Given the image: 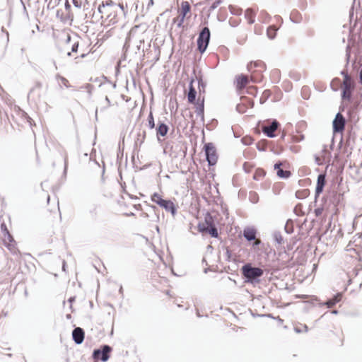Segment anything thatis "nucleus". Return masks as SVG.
<instances>
[{"label": "nucleus", "instance_id": "4be33fe9", "mask_svg": "<svg viewBox=\"0 0 362 362\" xmlns=\"http://www.w3.org/2000/svg\"><path fill=\"white\" fill-rule=\"evenodd\" d=\"M168 130V126L161 122L158 123V127L156 129L157 136H165Z\"/></svg>", "mask_w": 362, "mask_h": 362}, {"label": "nucleus", "instance_id": "9d476101", "mask_svg": "<svg viewBox=\"0 0 362 362\" xmlns=\"http://www.w3.org/2000/svg\"><path fill=\"white\" fill-rule=\"evenodd\" d=\"M112 351V348L108 345H104L101 349H95L93 353V358L95 360H101L103 362L107 361L110 358V354Z\"/></svg>", "mask_w": 362, "mask_h": 362}, {"label": "nucleus", "instance_id": "cd10ccee", "mask_svg": "<svg viewBox=\"0 0 362 362\" xmlns=\"http://www.w3.org/2000/svg\"><path fill=\"white\" fill-rule=\"evenodd\" d=\"M278 28L275 25H271L268 28L267 33L270 39H273L276 36Z\"/></svg>", "mask_w": 362, "mask_h": 362}, {"label": "nucleus", "instance_id": "e433bc0d", "mask_svg": "<svg viewBox=\"0 0 362 362\" xmlns=\"http://www.w3.org/2000/svg\"><path fill=\"white\" fill-rule=\"evenodd\" d=\"M72 3L76 8L81 7L82 2L81 0H72Z\"/></svg>", "mask_w": 362, "mask_h": 362}, {"label": "nucleus", "instance_id": "a878e982", "mask_svg": "<svg viewBox=\"0 0 362 362\" xmlns=\"http://www.w3.org/2000/svg\"><path fill=\"white\" fill-rule=\"evenodd\" d=\"M327 153L323 151L321 155L315 156V162L317 165H322L327 160Z\"/></svg>", "mask_w": 362, "mask_h": 362}, {"label": "nucleus", "instance_id": "c9c22d12", "mask_svg": "<svg viewBox=\"0 0 362 362\" xmlns=\"http://www.w3.org/2000/svg\"><path fill=\"white\" fill-rule=\"evenodd\" d=\"M265 146H266V140H262L261 141H259L258 143L257 148L261 151H264L265 149Z\"/></svg>", "mask_w": 362, "mask_h": 362}, {"label": "nucleus", "instance_id": "f704fd0d", "mask_svg": "<svg viewBox=\"0 0 362 362\" xmlns=\"http://www.w3.org/2000/svg\"><path fill=\"white\" fill-rule=\"evenodd\" d=\"M253 142L252 137H243L242 143L245 145H250Z\"/></svg>", "mask_w": 362, "mask_h": 362}, {"label": "nucleus", "instance_id": "f3484780", "mask_svg": "<svg viewBox=\"0 0 362 362\" xmlns=\"http://www.w3.org/2000/svg\"><path fill=\"white\" fill-rule=\"evenodd\" d=\"M191 6L188 1H182L180 4V16H181L180 24H182L188 13L190 12Z\"/></svg>", "mask_w": 362, "mask_h": 362}, {"label": "nucleus", "instance_id": "bb28decb", "mask_svg": "<svg viewBox=\"0 0 362 362\" xmlns=\"http://www.w3.org/2000/svg\"><path fill=\"white\" fill-rule=\"evenodd\" d=\"M265 175L266 172L262 168H257L253 175V179L255 180H260L265 176Z\"/></svg>", "mask_w": 362, "mask_h": 362}, {"label": "nucleus", "instance_id": "6e6552de", "mask_svg": "<svg viewBox=\"0 0 362 362\" xmlns=\"http://www.w3.org/2000/svg\"><path fill=\"white\" fill-rule=\"evenodd\" d=\"M204 149L206 153V160L210 165L216 164L218 156L216 148L213 143H206L204 144Z\"/></svg>", "mask_w": 362, "mask_h": 362}, {"label": "nucleus", "instance_id": "412c9836", "mask_svg": "<svg viewBox=\"0 0 362 362\" xmlns=\"http://www.w3.org/2000/svg\"><path fill=\"white\" fill-rule=\"evenodd\" d=\"M256 13L257 10L252 8H249L245 11V17L249 24H252L255 23Z\"/></svg>", "mask_w": 362, "mask_h": 362}, {"label": "nucleus", "instance_id": "f03ea898", "mask_svg": "<svg viewBox=\"0 0 362 362\" xmlns=\"http://www.w3.org/2000/svg\"><path fill=\"white\" fill-rule=\"evenodd\" d=\"M194 79L190 81L189 89L187 93V101L194 105L199 112H203L204 107V86L202 81H197V88L194 83Z\"/></svg>", "mask_w": 362, "mask_h": 362}, {"label": "nucleus", "instance_id": "b1692460", "mask_svg": "<svg viewBox=\"0 0 362 362\" xmlns=\"http://www.w3.org/2000/svg\"><path fill=\"white\" fill-rule=\"evenodd\" d=\"M341 294L337 293L332 298L328 300L325 304L328 308H332L336 303H339L341 300Z\"/></svg>", "mask_w": 362, "mask_h": 362}, {"label": "nucleus", "instance_id": "1a4fd4ad", "mask_svg": "<svg viewBox=\"0 0 362 362\" xmlns=\"http://www.w3.org/2000/svg\"><path fill=\"white\" fill-rule=\"evenodd\" d=\"M210 39V31L207 27L202 29L197 39L198 49L203 53L209 44Z\"/></svg>", "mask_w": 362, "mask_h": 362}, {"label": "nucleus", "instance_id": "4468645a", "mask_svg": "<svg viewBox=\"0 0 362 362\" xmlns=\"http://www.w3.org/2000/svg\"><path fill=\"white\" fill-rule=\"evenodd\" d=\"M249 83V77L246 75L240 74L235 77V84L238 90H243Z\"/></svg>", "mask_w": 362, "mask_h": 362}, {"label": "nucleus", "instance_id": "473e14b6", "mask_svg": "<svg viewBox=\"0 0 362 362\" xmlns=\"http://www.w3.org/2000/svg\"><path fill=\"white\" fill-rule=\"evenodd\" d=\"M148 126L150 129H153L155 127L154 119L152 112H150L148 117Z\"/></svg>", "mask_w": 362, "mask_h": 362}, {"label": "nucleus", "instance_id": "393cba45", "mask_svg": "<svg viewBox=\"0 0 362 362\" xmlns=\"http://www.w3.org/2000/svg\"><path fill=\"white\" fill-rule=\"evenodd\" d=\"M309 194H310V190L308 189H298L296 192V197L298 199H300L308 197L309 196Z\"/></svg>", "mask_w": 362, "mask_h": 362}, {"label": "nucleus", "instance_id": "dca6fc26", "mask_svg": "<svg viewBox=\"0 0 362 362\" xmlns=\"http://www.w3.org/2000/svg\"><path fill=\"white\" fill-rule=\"evenodd\" d=\"M84 335V331L81 327H76L72 332L73 339L77 344H80L83 342Z\"/></svg>", "mask_w": 362, "mask_h": 362}, {"label": "nucleus", "instance_id": "72a5a7b5", "mask_svg": "<svg viewBox=\"0 0 362 362\" xmlns=\"http://www.w3.org/2000/svg\"><path fill=\"white\" fill-rule=\"evenodd\" d=\"M247 109V108H246L245 103L243 101H241V103L237 105V110L240 113L245 112Z\"/></svg>", "mask_w": 362, "mask_h": 362}, {"label": "nucleus", "instance_id": "4c0bfd02", "mask_svg": "<svg viewBox=\"0 0 362 362\" xmlns=\"http://www.w3.org/2000/svg\"><path fill=\"white\" fill-rule=\"evenodd\" d=\"M61 81L64 86H66V87L69 86V81L67 79H66L64 77H62Z\"/></svg>", "mask_w": 362, "mask_h": 362}, {"label": "nucleus", "instance_id": "5701e85b", "mask_svg": "<svg viewBox=\"0 0 362 362\" xmlns=\"http://www.w3.org/2000/svg\"><path fill=\"white\" fill-rule=\"evenodd\" d=\"M281 164H275L274 165V168L276 170V173H277V175L280 177H288L291 175V173L290 171H284L281 168Z\"/></svg>", "mask_w": 362, "mask_h": 362}, {"label": "nucleus", "instance_id": "2f4dec72", "mask_svg": "<svg viewBox=\"0 0 362 362\" xmlns=\"http://www.w3.org/2000/svg\"><path fill=\"white\" fill-rule=\"evenodd\" d=\"M257 93V87L255 86H248L247 88V93L252 96H255Z\"/></svg>", "mask_w": 362, "mask_h": 362}, {"label": "nucleus", "instance_id": "20e7f679", "mask_svg": "<svg viewBox=\"0 0 362 362\" xmlns=\"http://www.w3.org/2000/svg\"><path fill=\"white\" fill-rule=\"evenodd\" d=\"M247 69L251 73V81L253 82H259L263 78V72L266 69V65L264 62L256 60L251 62L247 65Z\"/></svg>", "mask_w": 362, "mask_h": 362}, {"label": "nucleus", "instance_id": "c756f323", "mask_svg": "<svg viewBox=\"0 0 362 362\" xmlns=\"http://www.w3.org/2000/svg\"><path fill=\"white\" fill-rule=\"evenodd\" d=\"M255 168V164L252 162H245L243 164V169L246 173H250Z\"/></svg>", "mask_w": 362, "mask_h": 362}, {"label": "nucleus", "instance_id": "a211bd4d", "mask_svg": "<svg viewBox=\"0 0 362 362\" xmlns=\"http://www.w3.org/2000/svg\"><path fill=\"white\" fill-rule=\"evenodd\" d=\"M326 180L325 175L320 174L317 177V185L315 189V195L318 197L323 191V188L325 185Z\"/></svg>", "mask_w": 362, "mask_h": 362}, {"label": "nucleus", "instance_id": "ddd939ff", "mask_svg": "<svg viewBox=\"0 0 362 362\" xmlns=\"http://www.w3.org/2000/svg\"><path fill=\"white\" fill-rule=\"evenodd\" d=\"M256 234L257 231L253 228H245L243 230V235L248 241L255 240L253 245H258L261 243V240L256 238Z\"/></svg>", "mask_w": 362, "mask_h": 362}, {"label": "nucleus", "instance_id": "c85d7f7f", "mask_svg": "<svg viewBox=\"0 0 362 362\" xmlns=\"http://www.w3.org/2000/svg\"><path fill=\"white\" fill-rule=\"evenodd\" d=\"M241 101H243L244 103H245V106L246 107V108H252L253 106H254V101L249 98H247V97H242L241 98Z\"/></svg>", "mask_w": 362, "mask_h": 362}, {"label": "nucleus", "instance_id": "9b49d317", "mask_svg": "<svg viewBox=\"0 0 362 362\" xmlns=\"http://www.w3.org/2000/svg\"><path fill=\"white\" fill-rule=\"evenodd\" d=\"M334 133L341 134L345 127V119L340 113H337L332 123Z\"/></svg>", "mask_w": 362, "mask_h": 362}, {"label": "nucleus", "instance_id": "f257e3e1", "mask_svg": "<svg viewBox=\"0 0 362 362\" xmlns=\"http://www.w3.org/2000/svg\"><path fill=\"white\" fill-rule=\"evenodd\" d=\"M119 8L122 11L124 16H126L129 6L127 3L120 2L118 5L112 0L103 2L98 6V11L100 13L101 25L104 28H108L117 24L119 21Z\"/></svg>", "mask_w": 362, "mask_h": 362}, {"label": "nucleus", "instance_id": "aec40b11", "mask_svg": "<svg viewBox=\"0 0 362 362\" xmlns=\"http://www.w3.org/2000/svg\"><path fill=\"white\" fill-rule=\"evenodd\" d=\"M159 206L165 209L167 211H170L173 215H175L176 209L175 204L172 201L163 199L159 204Z\"/></svg>", "mask_w": 362, "mask_h": 362}, {"label": "nucleus", "instance_id": "39448f33", "mask_svg": "<svg viewBox=\"0 0 362 362\" xmlns=\"http://www.w3.org/2000/svg\"><path fill=\"white\" fill-rule=\"evenodd\" d=\"M242 274L246 279L245 281L253 283L259 281L258 279L264 274V271L259 267H253L251 264H246L242 267Z\"/></svg>", "mask_w": 362, "mask_h": 362}, {"label": "nucleus", "instance_id": "0eeeda50", "mask_svg": "<svg viewBox=\"0 0 362 362\" xmlns=\"http://www.w3.org/2000/svg\"><path fill=\"white\" fill-rule=\"evenodd\" d=\"M342 74L344 75V80L341 85L342 98L350 100L352 91L354 88V83L351 77L347 73L343 72Z\"/></svg>", "mask_w": 362, "mask_h": 362}, {"label": "nucleus", "instance_id": "6ab92c4d", "mask_svg": "<svg viewBox=\"0 0 362 362\" xmlns=\"http://www.w3.org/2000/svg\"><path fill=\"white\" fill-rule=\"evenodd\" d=\"M66 45H67V55L68 56H71V53H77L78 52V47H79V42L78 41H76V42H71V37L70 36H68V38H67V42H66Z\"/></svg>", "mask_w": 362, "mask_h": 362}, {"label": "nucleus", "instance_id": "f8f14e48", "mask_svg": "<svg viewBox=\"0 0 362 362\" xmlns=\"http://www.w3.org/2000/svg\"><path fill=\"white\" fill-rule=\"evenodd\" d=\"M47 206H46V212L48 216H57L59 213V202L53 199L50 202L49 196H47Z\"/></svg>", "mask_w": 362, "mask_h": 362}, {"label": "nucleus", "instance_id": "79ce46f5", "mask_svg": "<svg viewBox=\"0 0 362 362\" xmlns=\"http://www.w3.org/2000/svg\"><path fill=\"white\" fill-rule=\"evenodd\" d=\"M264 95H267H267H269V91H268V90H265V91L264 92Z\"/></svg>", "mask_w": 362, "mask_h": 362}, {"label": "nucleus", "instance_id": "423d86ee", "mask_svg": "<svg viewBox=\"0 0 362 362\" xmlns=\"http://www.w3.org/2000/svg\"><path fill=\"white\" fill-rule=\"evenodd\" d=\"M197 228L198 230L203 234L208 233L214 238H217L218 236V233L215 226L214 218L210 214H207L205 216L204 221L199 223Z\"/></svg>", "mask_w": 362, "mask_h": 362}, {"label": "nucleus", "instance_id": "7c9ffc66", "mask_svg": "<svg viewBox=\"0 0 362 362\" xmlns=\"http://www.w3.org/2000/svg\"><path fill=\"white\" fill-rule=\"evenodd\" d=\"M151 200L153 202H155L159 205V204L163 200V199L162 198V196L158 193H154L151 196Z\"/></svg>", "mask_w": 362, "mask_h": 362}, {"label": "nucleus", "instance_id": "ea45409f", "mask_svg": "<svg viewBox=\"0 0 362 362\" xmlns=\"http://www.w3.org/2000/svg\"><path fill=\"white\" fill-rule=\"evenodd\" d=\"M65 8L67 11H69L71 8V5L69 4V2L68 0H66L65 2Z\"/></svg>", "mask_w": 362, "mask_h": 362}, {"label": "nucleus", "instance_id": "58836bf2", "mask_svg": "<svg viewBox=\"0 0 362 362\" xmlns=\"http://www.w3.org/2000/svg\"><path fill=\"white\" fill-rule=\"evenodd\" d=\"M88 52H84V51H80V57H81V58L85 57L86 56H87V55H88Z\"/></svg>", "mask_w": 362, "mask_h": 362}, {"label": "nucleus", "instance_id": "2eb2a0df", "mask_svg": "<svg viewBox=\"0 0 362 362\" xmlns=\"http://www.w3.org/2000/svg\"><path fill=\"white\" fill-rule=\"evenodd\" d=\"M6 230L7 238L4 239V242L6 243V247L12 252L16 253V252H18V253L20 255V256H21V253L16 247V243H15L13 237L11 236V235L8 233V231L6 229Z\"/></svg>", "mask_w": 362, "mask_h": 362}, {"label": "nucleus", "instance_id": "a19ab883", "mask_svg": "<svg viewBox=\"0 0 362 362\" xmlns=\"http://www.w3.org/2000/svg\"><path fill=\"white\" fill-rule=\"evenodd\" d=\"M360 83L362 84V68H361V70L360 71Z\"/></svg>", "mask_w": 362, "mask_h": 362}, {"label": "nucleus", "instance_id": "7ed1b4c3", "mask_svg": "<svg viewBox=\"0 0 362 362\" xmlns=\"http://www.w3.org/2000/svg\"><path fill=\"white\" fill-rule=\"evenodd\" d=\"M280 128V123L274 119H267L259 121L255 127V134L262 132L266 136H274V133Z\"/></svg>", "mask_w": 362, "mask_h": 362}, {"label": "nucleus", "instance_id": "37998d69", "mask_svg": "<svg viewBox=\"0 0 362 362\" xmlns=\"http://www.w3.org/2000/svg\"><path fill=\"white\" fill-rule=\"evenodd\" d=\"M142 215L144 217H147L148 216V214L146 213H143Z\"/></svg>", "mask_w": 362, "mask_h": 362}]
</instances>
